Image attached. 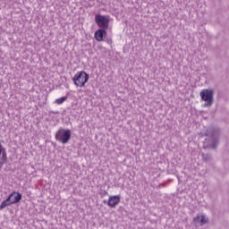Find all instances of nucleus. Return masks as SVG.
Instances as JSON below:
<instances>
[{
    "instance_id": "1",
    "label": "nucleus",
    "mask_w": 229,
    "mask_h": 229,
    "mask_svg": "<svg viewBox=\"0 0 229 229\" xmlns=\"http://www.w3.org/2000/svg\"><path fill=\"white\" fill-rule=\"evenodd\" d=\"M204 135H206V137H209V139L205 140L204 148H210L211 149H216L219 142V140H217V131L212 127H208L206 130Z\"/></svg>"
},
{
    "instance_id": "2",
    "label": "nucleus",
    "mask_w": 229,
    "mask_h": 229,
    "mask_svg": "<svg viewBox=\"0 0 229 229\" xmlns=\"http://www.w3.org/2000/svg\"><path fill=\"white\" fill-rule=\"evenodd\" d=\"M20 199H22V195L20 192H12L9 197L1 203L0 210L6 208V207H10V205L19 203Z\"/></svg>"
},
{
    "instance_id": "3",
    "label": "nucleus",
    "mask_w": 229,
    "mask_h": 229,
    "mask_svg": "<svg viewBox=\"0 0 229 229\" xmlns=\"http://www.w3.org/2000/svg\"><path fill=\"white\" fill-rule=\"evenodd\" d=\"M199 96L202 101L206 102L203 105L205 108H210L214 105V89H202Z\"/></svg>"
},
{
    "instance_id": "4",
    "label": "nucleus",
    "mask_w": 229,
    "mask_h": 229,
    "mask_svg": "<svg viewBox=\"0 0 229 229\" xmlns=\"http://www.w3.org/2000/svg\"><path fill=\"white\" fill-rule=\"evenodd\" d=\"M75 87H85L87 81H89V74L85 71L78 72L72 78Z\"/></svg>"
},
{
    "instance_id": "5",
    "label": "nucleus",
    "mask_w": 229,
    "mask_h": 229,
    "mask_svg": "<svg viewBox=\"0 0 229 229\" xmlns=\"http://www.w3.org/2000/svg\"><path fill=\"white\" fill-rule=\"evenodd\" d=\"M55 139L62 144H67L71 140V130L60 129L55 134Z\"/></svg>"
},
{
    "instance_id": "6",
    "label": "nucleus",
    "mask_w": 229,
    "mask_h": 229,
    "mask_svg": "<svg viewBox=\"0 0 229 229\" xmlns=\"http://www.w3.org/2000/svg\"><path fill=\"white\" fill-rule=\"evenodd\" d=\"M95 21L99 28H102V30H106V28H108L110 24V17L101 15V14H97L95 16Z\"/></svg>"
},
{
    "instance_id": "7",
    "label": "nucleus",
    "mask_w": 229,
    "mask_h": 229,
    "mask_svg": "<svg viewBox=\"0 0 229 229\" xmlns=\"http://www.w3.org/2000/svg\"><path fill=\"white\" fill-rule=\"evenodd\" d=\"M104 203H107L111 208H115L121 203V195L109 196L108 200H104Z\"/></svg>"
},
{
    "instance_id": "8",
    "label": "nucleus",
    "mask_w": 229,
    "mask_h": 229,
    "mask_svg": "<svg viewBox=\"0 0 229 229\" xmlns=\"http://www.w3.org/2000/svg\"><path fill=\"white\" fill-rule=\"evenodd\" d=\"M194 225H199V226H205L206 223H208V217L205 213H199L193 218Z\"/></svg>"
},
{
    "instance_id": "9",
    "label": "nucleus",
    "mask_w": 229,
    "mask_h": 229,
    "mask_svg": "<svg viewBox=\"0 0 229 229\" xmlns=\"http://www.w3.org/2000/svg\"><path fill=\"white\" fill-rule=\"evenodd\" d=\"M2 155V157H1ZM0 169L3 168L4 164H6V150L3 146L0 144Z\"/></svg>"
},
{
    "instance_id": "10",
    "label": "nucleus",
    "mask_w": 229,
    "mask_h": 229,
    "mask_svg": "<svg viewBox=\"0 0 229 229\" xmlns=\"http://www.w3.org/2000/svg\"><path fill=\"white\" fill-rule=\"evenodd\" d=\"M106 35V31L103 29H99L95 32V38L98 42H103V37Z\"/></svg>"
},
{
    "instance_id": "11",
    "label": "nucleus",
    "mask_w": 229,
    "mask_h": 229,
    "mask_svg": "<svg viewBox=\"0 0 229 229\" xmlns=\"http://www.w3.org/2000/svg\"><path fill=\"white\" fill-rule=\"evenodd\" d=\"M68 97L64 96L55 100V105H64L67 101Z\"/></svg>"
},
{
    "instance_id": "12",
    "label": "nucleus",
    "mask_w": 229,
    "mask_h": 229,
    "mask_svg": "<svg viewBox=\"0 0 229 229\" xmlns=\"http://www.w3.org/2000/svg\"><path fill=\"white\" fill-rule=\"evenodd\" d=\"M202 157H203V159L206 160V161L210 159V157L208 155L203 154Z\"/></svg>"
}]
</instances>
